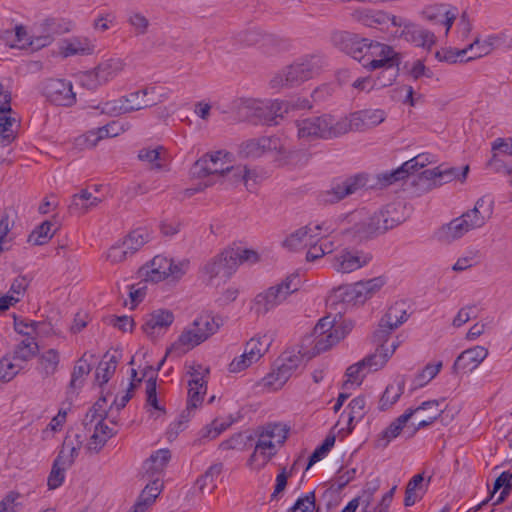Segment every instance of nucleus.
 <instances>
[{"label":"nucleus","instance_id":"ddd939ff","mask_svg":"<svg viewBox=\"0 0 512 512\" xmlns=\"http://www.w3.org/2000/svg\"><path fill=\"white\" fill-rule=\"evenodd\" d=\"M371 261V255L355 248H343L336 252L330 261L334 271L341 274L355 272Z\"/></svg>","mask_w":512,"mask_h":512},{"label":"nucleus","instance_id":"a211bd4d","mask_svg":"<svg viewBox=\"0 0 512 512\" xmlns=\"http://www.w3.org/2000/svg\"><path fill=\"white\" fill-rule=\"evenodd\" d=\"M100 113L110 116L130 113L146 108L142 89L128 94L120 99L107 101L97 107Z\"/></svg>","mask_w":512,"mask_h":512},{"label":"nucleus","instance_id":"2f4dec72","mask_svg":"<svg viewBox=\"0 0 512 512\" xmlns=\"http://www.w3.org/2000/svg\"><path fill=\"white\" fill-rule=\"evenodd\" d=\"M437 162L436 156L428 152L420 153L412 159L404 162L399 168H397L392 178L394 180H400L408 176L409 174L416 173L424 167L435 164Z\"/></svg>","mask_w":512,"mask_h":512},{"label":"nucleus","instance_id":"a19ab883","mask_svg":"<svg viewBox=\"0 0 512 512\" xmlns=\"http://www.w3.org/2000/svg\"><path fill=\"white\" fill-rule=\"evenodd\" d=\"M224 270V257L222 253L210 258L203 266L201 274L203 280L210 285L220 282L221 273Z\"/></svg>","mask_w":512,"mask_h":512},{"label":"nucleus","instance_id":"6ab92c4d","mask_svg":"<svg viewBox=\"0 0 512 512\" xmlns=\"http://www.w3.org/2000/svg\"><path fill=\"white\" fill-rule=\"evenodd\" d=\"M385 285L383 277H374L361 280L349 285L345 289V296L349 302L356 305H363L375 296Z\"/></svg>","mask_w":512,"mask_h":512},{"label":"nucleus","instance_id":"9d476101","mask_svg":"<svg viewBox=\"0 0 512 512\" xmlns=\"http://www.w3.org/2000/svg\"><path fill=\"white\" fill-rule=\"evenodd\" d=\"M339 118L331 115L310 117L298 122V136L302 139L334 138L341 136Z\"/></svg>","mask_w":512,"mask_h":512},{"label":"nucleus","instance_id":"6e6d98bb","mask_svg":"<svg viewBox=\"0 0 512 512\" xmlns=\"http://www.w3.org/2000/svg\"><path fill=\"white\" fill-rule=\"evenodd\" d=\"M279 146L278 139L275 138H268L264 137L258 140L250 141L246 148L247 153L251 156H261L265 154L266 152L276 150Z\"/></svg>","mask_w":512,"mask_h":512},{"label":"nucleus","instance_id":"864d4df0","mask_svg":"<svg viewBox=\"0 0 512 512\" xmlns=\"http://www.w3.org/2000/svg\"><path fill=\"white\" fill-rule=\"evenodd\" d=\"M196 334L202 336L203 342L218 329V324L210 315H201L197 317L189 326Z\"/></svg>","mask_w":512,"mask_h":512},{"label":"nucleus","instance_id":"4d7b16f0","mask_svg":"<svg viewBox=\"0 0 512 512\" xmlns=\"http://www.w3.org/2000/svg\"><path fill=\"white\" fill-rule=\"evenodd\" d=\"M226 178L233 184L238 183L240 179L248 190H252L256 184V175L254 172L247 170L246 167H237L226 170Z\"/></svg>","mask_w":512,"mask_h":512},{"label":"nucleus","instance_id":"f704fd0d","mask_svg":"<svg viewBox=\"0 0 512 512\" xmlns=\"http://www.w3.org/2000/svg\"><path fill=\"white\" fill-rule=\"evenodd\" d=\"M273 341L270 333H259L247 341L244 353L253 361L257 363L269 350Z\"/></svg>","mask_w":512,"mask_h":512},{"label":"nucleus","instance_id":"a878e982","mask_svg":"<svg viewBox=\"0 0 512 512\" xmlns=\"http://www.w3.org/2000/svg\"><path fill=\"white\" fill-rule=\"evenodd\" d=\"M409 425L410 421L404 411L377 435L376 446L385 448L400 435L407 434L409 436Z\"/></svg>","mask_w":512,"mask_h":512},{"label":"nucleus","instance_id":"13d9d810","mask_svg":"<svg viewBox=\"0 0 512 512\" xmlns=\"http://www.w3.org/2000/svg\"><path fill=\"white\" fill-rule=\"evenodd\" d=\"M101 202V198L93 196V194L87 190H82L80 193L73 196L72 207L81 213H86L90 209L98 206Z\"/></svg>","mask_w":512,"mask_h":512},{"label":"nucleus","instance_id":"f257e3e1","mask_svg":"<svg viewBox=\"0 0 512 512\" xmlns=\"http://www.w3.org/2000/svg\"><path fill=\"white\" fill-rule=\"evenodd\" d=\"M142 381L138 377L135 369H131V381L127 387L115 396L111 393L104 394L94 405L93 410L87 413L84 424L87 431L91 433L87 447L90 451H99L107 440L113 435V429L108 426L104 417L107 413L108 402L109 407H115L117 410L122 409L131 399L132 393L138 383Z\"/></svg>","mask_w":512,"mask_h":512},{"label":"nucleus","instance_id":"7c9ffc66","mask_svg":"<svg viewBox=\"0 0 512 512\" xmlns=\"http://www.w3.org/2000/svg\"><path fill=\"white\" fill-rule=\"evenodd\" d=\"M408 319L406 305L403 302H396L392 304L385 315L381 318L377 329L392 333L399 328Z\"/></svg>","mask_w":512,"mask_h":512},{"label":"nucleus","instance_id":"aec40b11","mask_svg":"<svg viewBox=\"0 0 512 512\" xmlns=\"http://www.w3.org/2000/svg\"><path fill=\"white\" fill-rule=\"evenodd\" d=\"M469 173V166L464 165L460 170L455 167L439 165L432 169L424 170L421 173V180L430 186H437L454 180L464 183Z\"/></svg>","mask_w":512,"mask_h":512},{"label":"nucleus","instance_id":"37998d69","mask_svg":"<svg viewBox=\"0 0 512 512\" xmlns=\"http://www.w3.org/2000/svg\"><path fill=\"white\" fill-rule=\"evenodd\" d=\"M82 442L76 438L67 437L62 445L59 455L55 459L58 464H62L66 467H71L75 459L78 457Z\"/></svg>","mask_w":512,"mask_h":512},{"label":"nucleus","instance_id":"7ed1b4c3","mask_svg":"<svg viewBox=\"0 0 512 512\" xmlns=\"http://www.w3.org/2000/svg\"><path fill=\"white\" fill-rule=\"evenodd\" d=\"M287 436L288 428L285 424L271 423L261 428L247 461L249 469L252 471L264 469L284 444Z\"/></svg>","mask_w":512,"mask_h":512},{"label":"nucleus","instance_id":"f8f14e48","mask_svg":"<svg viewBox=\"0 0 512 512\" xmlns=\"http://www.w3.org/2000/svg\"><path fill=\"white\" fill-rule=\"evenodd\" d=\"M385 119L386 112L383 109L359 110L339 118V130L341 135L351 131L363 132L380 125Z\"/></svg>","mask_w":512,"mask_h":512},{"label":"nucleus","instance_id":"39448f33","mask_svg":"<svg viewBox=\"0 0 512 512\" xmlns=\"http://www.w3.org/2000/svg\"><path fill=\"white\" fill-rule=\"evenodd\" d=\"M351 327V323L340 314L321 318L314 327L311 354L330 350L349 334Z\"/></svg>","mask_w":512,"mask_h":512},{"label":"nucleus","instance_id":"69168bd1","mask_svg":"<svg viewBox=\"0 0 512 512\" xmlns=\"http://www.w3.org/2000/svg\"><path fill=\"white\" fill-rule=\"evenodd\" d=\"M67 422V410L60 409L58 413L50 420L48 425L42 430V439L48 440L61 432Z\"/></svg>","mask_w":512,"mask_h":512},{"label":"nucleus","instance_id":"49530a36","mask_svg":"<svg viewBox=\"0 0 512 512\" xmlns=\"http://www.w3.org/2000/svg\"><path fill=\"white\" fill-rule=\"evenodd\" d=\"M368 373L370 372L368 371L362 360L350 365L345 373L343 389L358 388L363 383V380Z\"/></svg>","mask_w":512,"mask_h":512},{"label":"nucleus","instance_id":"052dcab7","mask_svg":"<svg viewBox=\"0 0 512 512\" xmlns=\"http://www.w3.org/2000/svg\"><path fill=\"white\" fill-rule=\"evenodd\" d=\"M54 224L51 221H44L37 226L29 235V242L33 245L46 244L54 235Z\"/></svg>","mask_w":512,"mask_h":512},{"label":"nucleus","instance_id":"8fccbe9b","mask_svg":"<svg viewBox=\"0 0 512 512\" xmlns=\"http://www.w3.org/2000/svg\"><path fill=\"white\" fill-rule=\"evenodd\" d=\"M94 45L86 38H73L63 43L61 52L64 56L90 54Z\"/></svg>","mask_w":512,"mask_h":512},{"label":"nucleus","instance_id":"b1692460","mask_svg":"<svg viewBox=\"0 0 512 512\" xmlns=\"http://www.w3.org/2000/svg\"><path fill=\"white\" fill-rule=\"evenodd\" d=\"M473 230L463 215L441 225L435 232L434 238L441 243L449 244L462 238Z\"/></svg>","mask_w":512,"mask_h":512},{"label":"nucleus","instance_id":"f3484780","mask_svg":"<svg viewBox=\"0 0 512 512\" xmlns=\"http://www.w3.org/2000/svg\"><path fill=\"white\" fill-rule=\"evenodd\" d=\"M367 402L364 396H357L353 398L348 405L341 412L336 427L342 436L350 434L357 423H359L365 416L367 409Z\"/></svg>","mask_w":512,"mask_h":512},{"label":"nucleus","instance_id":"4468645a","mask_svg":"<svg viewBox=\"0 0 512 512\" xmlns=\"http://www.w3.org/2000/svg\"><path fill=\"white\" fill-rule=\"evenodd\" d=\"M173 311L166 308H157L143 317L141 330L151 340L163 337L174 323Z\"/></svg>","mask_w":512,"mask_h":512},{"label":"nucleus","instance_id":"603ef678","mask_svg":"<svg viewBox=\"0 0 512 512\" xmlns=\"http://www.w3.org/2000/svg\"><path fill=\"white\" fill-rule=\"evenodd\" d=\"M152 239L151 232L146 228H138L133 230L122 241L132 254H135L141 247Z\"/></svg>","mask_w":512,"mask_h":512},{"label":"nucleus","instance_id":"ea45409f","mask_svg":"<svg viewBox=\"0 0 512 512\" xmlns=\"http://www.w3.org/2000/svg\"><path fill=\"white\" fill-rule=\"evenodd\" d=\"M202 342V336L196 334L190 327H187L171 345L167 353H173L176 356H181Z\"/></svg>","mask_w":512,"mask_h":512},{"label":"nucleus","instance_id":"412c9836","mask_svg":"<svg viewBox=\"0 0 512 512\" xmlns=\"http://www.w3.org/2000/svg\"><path fill=\"white\" fill-rule=\"evenodd\" d=\"M494 206L493 196L485 194L475 201L473 208L467 210L462 215L473 230L479 229L492 218Z\"/></svg>","mask_w":512,"mask_h":512},{"label":"nucleus","instance_id":"0e129e2a","mask_svg":"<svg viewBox=\"0 0 512 512\" xmlns=\"http://www.w3.org/2000/svg\"><path fill=\"white\" fill-rule=\"evenodd\" d=\"M144 102L147 107L161 103L169 98V91L157 85H150L142 89Z\"/></svg>","mask_w":512,"mask_h":512},{"label":"nucleus","instance_id":"680f3d73","mask_svg":"<svg viewBox=\"0 0 512 512\" xmlns=\"http://www.w3.org/2000/svg\"><path fill=\"white\" fill-rule=\"evenodd\" d=\"M59 363L60 355L56 349H48L39 357L40 369L47 376L57 371Z\"/></svg>","mask_w":512,"mask_h":512},{"label":"nucleus","instance_id":"c03bdc74","mask_svg":"<svg viewBox=\"0 0 512 512\" xmlns=\"http://www.w3.org/2000/svg\"><path fill=\"white\" fill-rule=\"evenodd\" d=\"M313 348L304 349V350H289L283 353L281 358V364L286 368H289L290 372L294 374L296 370L301 367L309 358L315 356L316 354H311Z\"/></svg>","mask_w":512,"mask_h":512},{"label":"nucleus","instance_id":"c9c22d12","mask_svg":"<svg viewBox=\"0 0 512 512\" xmlns=\"http://www.w3.org/2000/svg\"><path fill=\"white\" fill-rule=\"evenodd\" d=\"M375 351L388 361L392 358L398 347L401 345L400 337L377 329L374 333Z\"/></svg>","mask_w":512,"mask_h":512},{"label":"nucleus","instance_id":"58836bf2","mask_svg":"<svg viewBox=\"0 0 512 512\" xmlns=\"http://www.w3.org/2000/svg\"><path fill=\"white\" fill-rule=\"evenodd\" d=\"M430 478L425 479L422 474H417L408 482L405 492L404 503L406 506H413L426 494Z\"/></svg>","mask_w":512,"mask_h":512},{"label":"nucleus","instance_id":"0eeeda50","mask_svg":"<svg viewBox=\"0 0 512 512\" xmlns=\"http://www.w3.org/2000/svg\"><path fill=\"white\" fill-rule=\"evenodd\" d=\"M350 53L369 70L389 68L395 62V52L391 47L367 39L357 41Z\"/></svg>","mask_w":512,"mask_h":512},{"label":"nucleus","instance_id":"5701e85b","mask_svg":"<svg viewBox=\"0 0 512 512\" xmlns=\"http://www.w3.org/2000/svg\"><path fill=\"white\" fill-rule=\"evenodd\" d=\"M422 16L436 25H443L445 35H448L458 16V9L449 4H431L422 10Z\"/></svg>","mask_w":512,"mask_h":512},{"label":"nucleus","instance_id":"dca6fc26","mask_svg":"<svg viewBox=\"0 0 512 512\" xmlns=\"http://www.w3.org/2000/svg\"><path fill=\"white\" fill-rule=\"evenodd\" d=\"M329 232L323 224L310 223L291 232L283 241V246L290 251H298Z\"/></svg>","mask_w":512,"mask_h":512},{"label":"nucleus","instance_id":"09e8293b","mask_svg":"<svg viewBox=\"0 0 512 512\" xmlns=\"http://www.w3.org/2000/svg\"><path fill=\"white\" fill-rule=\"evenodd\" d=\"M475 34H477V32L473 31L471 20L466 14H462L454 30V43L462 47L469 43Z\"/></svg>","mask_w":512,"mask_h":512},{"label":"nucleus","instance_id":"2eb2a0df","mask_svg":"<svg viewBox=\"0 0 512 512\" xmlns=\"http://www.w3.org/2000/svg\"><path fill=\"white\" fill-rule=\"evenodd\" d=\"M42 94L52 103L70 107L76 103V93L72 82L66 79L51 78L42 82Z\"/></svg>","mask_w":512,"mask_h":512},{"label":"nucleus","instance_id":"f03ea898","mask_svg":"<svg viewBox=\"0 0 512 512\" xmlns=\"http://www.w3.org/2000/svg\"><path fill=\"white\" fill-rule=\"evenodd\" d=\"M401 206H388L385 210L369 213L355 211L338 217L336 230L351 238H366L394 228L405 220Z\"/></svg>","mask_w":512,"mask_h":512},{"label":"nucleus","instance_id":"bf43d9fd","mask_svg":"<svg viewBox=\"0 0 512 512\" xmlns=\"http://www.w3.org/2000/svg\"><path fill=\"white\" fill-rule=\"evenodd\" d=\"M6 39L9 45L14 48L23 49L34 44L31 36L23 26H16L13 30L8 31Z\"/></svg>","mask_w":512,"mask_h":512},{"label":"nucleus","instance_id":"774afa93","mask_svg":"<svg viewBox=\"0 0 512 512\" xmlns=\"http://www.w3.org/2000/svg\"><path fill=\"white\" fill-rule=\"evenodd\" d=\"M316 507V496L314 491L302 494L287 512H314Z\"/></svg>","mask_w":512,"mask_h":512},{"label":"nucleus","instance_id":"a18cd8bd","mask_svg":"<svg viewBox=\"0 0 512 512\" xmlns=\"http://www.w3.org/2000/svg\"><path fill=\"white\" fill-rule=\"evenodd\" d=\"M146 409L151 417L159 419L164 415L165 410L161 405L156 392V380L150 377L146 381Z\"/></svg>","mask_w":512,"mask_h":512},{"label":"nucleus","instance_id":"423d86ee","mask_svg":"<svg viewBox=\"0 0 512 512\" xmlns=\"http://www.w3.org/2000/svg\"><path fill=\"white\" fill-rule=\"evenodd\" d=\"M299 288L300 278L297 275H290L281 282L258 293L252 301L251 309L257 315H266L284 303Z\"/></svg>","mask_w":512,"mask_h":512},{"label":"nucleus","instance_id":"1a4fd4ad","mask_svg":"<svg viewBox=\"0 0 512 512\" xmlns=\"http://www.w3.org/2000/svg\"><path fill=\"white\" fill-rule=\"evenodd\" d=\"M124 68L125 63L122 59H107L99 63L93 70L81 73L79 75L80 85L89 90H96L119 76Z\"/></svg>","mask_w":512,"mask_h":512},{"label":"nucleus","instance_id":"6e6552de","mask_svg":"<svg viewBox=\"0 0 512 512\" xmlns=\"http://www.w3.org/2000/svg\"><path fill=\"white\" fill-rule=\"evenodd\" d=\"M444 400H427L421 402L416 407H410L405 413L410 421L408 426L409 437L414 436L419 430L433 425L442 414L448 409L449 405L443 407Z\"/></svg>","mask_w":512,"mask_h":512},{"label":"nucleus","instance_id":"cd10ccee","mask_svg":"<svg viewBox=\"0 0 512 512\" xmlns=\"http://www.w3.org/2000/svg\"><path fill=\"white\" fill-rule=\"evenodd\" d=\"M352 17L355 21L371 27L376 25H383L386 24L387 22H391V24L396 27L402 26L401 18L389 16L383 11L372 10L369 8H359L354 10L352 13Z\"/></svg>","mask_w":512,"mask_h":512},{"label":"nucleus","instance_id":"c756f323","mask_svg":"<svg viewBox=\"0 0 512 512\" xmlns=\"http://www.w3.org/2000/svg\"><path fill=\"white\" fill-rule=\"evenodd\" d=\"M224 168V156L221 151L208 153L197 160L192 167L193 176L205 177L212 174H221Z\"/></svg>","mask_w":512,"mask_h":512},{"label":"nucleus","instance_id":"c85d7f7f","mask_svg":"<svg viewBox=\"0 0 512 512\" xmlns=\"http://www.w3.org/2000/svg\"><path fill=\"white\" fill-rule=\"evenodd\" d=\"M488 356V350L483 346H474L463 351L455 360V370L462 373L474 371Z\"/></svg>","mask_w":512,"mask_h":512},{"label":"nucleus","instance_id":"393cba45","mask_svg":"<svg viewBox=\"0 0 512 512\" xmlns=\"http://www.w3.org/2000/svg\"><path fill=\"white\" fill-rule=\"evenodd\" d=\"M498 44V38L494 35L475 34L469 43L465 44L468 61L476 60L491 54Z\"/></svg>","mask_w":512,"mask_h":512},{"label":"nucleus","instance_id":"79ce46f5","mask_svg":"<svg viewBox=\"0 0 512 512\" xmlns=\"http://www.w3.org/2000/svg\"><path fill=\"white\" fill-rule=\"evenodd\" d=\"M292 375L289 368L280 364L262 379V385L269 391H277L286 384Z\"/></svg>","mask_w":512,"mask_h":512},{"label":"nucleus","instance_id":"bb28decb","mask_svg":"<svg viewBox=\"0 0 512 512\" xmlns=\"http://www.w3.org/2000/svg\"><path fill=\"white\" fill-rule=\"evenodd\" d=\"M401 27H403L401 34L407 41L417 47H421L425 50H431L437 42V38L433 32L417 27L413 24L406 23L403 19Z\"/></svg>","mask_w":512,"mask_h":512},{"label":"nucleus","instance_id":"473e14b6","mask_svg":"<svg viewBox=\"0 0 512 512\" xmlns=\"http://www.w3.org/2000/svg\"><path fill=\"white\" fill-rule=\"evenodd\" d=\"M171 459V453L168 449H159L152 453L143 463L142 469L148 478L162 476L165 468Z\"/></svg>","mask_w":512,"mask_h":512},{"label":"nucleus","instance_id":"72a5a7b5","mask_svg":"<svg viewBox=\"0 0 512 512\" xmlns=\"http://www.w3.org/2000/svg\"><path fill=\"white\" fill-rule=\"evenodd\" d=\"M405 384L406 381L402 375H397L391 379L379 400L381 410H387L399 401L404 393Z\"/></svg>","mask_w":512,"mask_h":512},{"label":"nucleus","instance_id":"338daca9","mask_svg":"<svg viewBox=\"0 0 512 512\" xmlns=\"http://www.w3.org/2000/svg\"><path fill=\"white\" fill-rule=\"evenodd\" d=\"M133 254L127 249L123 241L112 245L105 253V259L112 265H117L126 261Z\"/></svg>","mask_w":512,"mask_h":512},{"label":"nucleus","instance_id":"e433bc0d","mask_svg":"<svg viewBox=\"0 0 512 512\" xmlns=\"http://www.w3.org/2000/svg\"><path fill=\"white\" fill-rule=\"evenodd\" d=\"M16 117L8 102L0 105V143L7 145L15 138Z\"/></svg>","mask_w":512,"mask_h":512},{"label":"nucleus","instance_id":"3c124183","mask_svg":"<svg viewBox=\"0 0 512 512\" xmlns=\"http://www.w3.org/2000/svg\"><path fill=\"white\" fill-rule=\"evenodd\" d=\"M512 491V473L502 472L494 482L491 497L495 503L504 501Z\"/></svg>","mask_w":512,"mask_h":512},{"label":"nucleus","instance_id":"4be33fe9","mask_svg":"<svg viewBox=\"0 0 512 512\" xmlns=\"http://www.w3.org/2000/svg\"><path fill=\"white\" fill-rule=\"evenodd\" d=\"M260 259L259 253L243 243H233L226 251V273H234L244 264H254Z\"/></svg>","mask_w":512,"mask_h":512},{"label":"nucleus","instance_id":"e2e57ef3","mask_svg":"<svg viewBox=\"0 0 512 512\" xmlns=\"http://www.w3.org/2000/svg\"><path fill=\"white\" fill-rule=\"evenodd\" d=\"M165 149L163 147L144 148L139 152V159L152 166L161 169L164 167Z\"/></svg>","mask_w":512,"mask_h":512},{"label":"nucleus","instance_id":"4c0bfd02","mask_svg":"<svg viewBox=\"0 0 512 512\" xmlns=\"http://www.w3.org/2000/svg\"><path fill=\"white\" fill-rule=\"evenodd\" d=\"M443 368V361L440 359H433L419 369L413 376L411 387L414 390L421 389L427 386Z\"/></svg>","mask_w":512,"mask_h":512},{"label":"nucleus","instance_id":"5fc2aeb1","mask_svg":"<svg viewBox=\"0 0 512 512\" xmlns=\"http://www.w3.org/2000/svg\"><path fill=\"white\" fill-rule=\"evenodd\" d=\"M324 235L320 236L317 240L308 244L307 250V259L308 260H317L323 257L325 254H329L333 251L334 245L333 242L324 238Z\"/></svg>","mask_w":512,"mask_h":512},{"label":"nucleus","instance_id":"9b49d317","mask_svg":"<svg viewBox=\"0 0 512 512\" xmlns=\"http://www.w3.org/2000/svg\"><path fill=\"white\" fill-rule=\"evenodd\" d=\"M184 379L187 382V409H196L202 402L207 390V375L209 370L207 367L192 362L185 366Z\"/></svg>","mask_w":512,"mask_h":512},{"label":"nucleus","instance_id":"de8ad7c7","mask_svg":"<svg viewBox=\"0 0 512 512\" xmlns=\"http://www.w3.org/2000/svg\"><path fill=\"white\" fill-rule=\"evenodd\" d=\"M435 58L439 62L448 64L469 62L466 55L465 46L461 47L459 45L442 47L436 51Z\"/></svg>","mask_w":512,"mask_h":512},{"label":"nucleus","instance_id":"20e7f679","mask_svg":"<svg viewBox=\"0 0 512 512\" xmlns=\"http://www.w3.org/2000/svg\"><path fill=\"white\" fill-rule=\"evenodd\" d=\"M190 267L188 258L158 254L141 267L140 273L145 282L152 284L164 281L177 282L188 273Z\"/></svg>","mask_w":512,"mask_h":512}]
</instances>
